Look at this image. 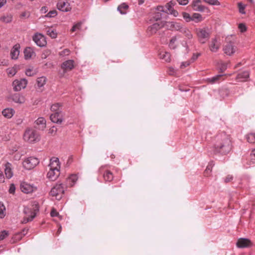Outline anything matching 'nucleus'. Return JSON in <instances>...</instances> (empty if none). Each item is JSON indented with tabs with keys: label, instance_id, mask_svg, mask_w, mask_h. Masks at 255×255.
Wrapping results in <instances>:
<instances>
[{
	"label": "nucleus",
	"instance_id": "obj_1",
	"mask_svg": "<svg viewBox=\"0 0 255 255\" xmlns=\"http://www.w3.org/2000/svg\"><path fill=\"white\" fill-rule=\"evenodd\" d=\"M232 147L230 136L225 132H222L216 136L215 143L209 151L214 154H227L231 151Z\"/></svg>",
	"mask_w": 255,
	"mask_h": 255
},
{
	"label": "nucleus",
	"instance_id": "obj_2",
	"mask_svg": "<svg viewBox=\"0 0 255 255\" xmlns=\"http://www.w3.org/2000/svg\"><path fill=\"white\" fill-rule=\"evenodd\" d=\"M23 138L25 141L33 143L40 140V135L35 129L27 128L23 134Z\"/></svg>",
	"mask_w": 255,
	"mask_h": 255
},
{
	"label": "nucleus",
	"instance_id": "obj_3",
	"mask_svg": "<svg viewBox=\"0 0 255 255\" xmlns=\"http://www.w3.org/2000/svg\"><path fill=\"white\" fill-rule=\"evenodd\" d=\"M197 34L200 43H205L210 37V30L208 28L197 29Z\"/></svg>",
	"mask_w": 255,
	"mask_h": 255
},
{
	"label": "nucleus",
	"instance_id": "obj_4",
	"mask_svg": "<svg viewBox=\"0 0 255 255\" xmlns=\"http://www.w3.org/2000/svg\"><path fill=\"white\" fill-rule=\"evenodd\" d=\"M39 163L38 158L34 157H29L25 159L22 163L23 167L27 170H31L34 168Z\"/></svg>",
	"mask_w": 255,
	"mask_h": 255
},
{
	"label": "nucleus",
	"instance_id": "obj_5",
	"mask_svg": "<svg viewBox=\"0 0 255 255\" xmlns=\"http://www.w3.org/2000/svg\"><path fill=\"white\" fill-rule=\"evenodd\" d=\"M65 188L62 184H56L51 190L50 194L57 199H60L64 193Z\"/></svg>",
	"mask_w": 255,
	"mask_h": 255
},
{
	"label": "nucleus",
	"instance_id": "obj_6",
	"mask_svg": "<svg viewBox=\"0 0 255 255\" xmlns=\"http://www.w3.org/2000/svg\"><path fill=\"white\" fill-rule=\"evenodd\" d=\"M38 211V208L32 210L28 208H24L23 212L26 215L27 217L23 218L22 221V223L26 224L28 222L31 221L36 216V212Z\"/></svg>",
	"mask_w": 255,
	"mask_h": 255
},
{
	"label": "nucleus",
	"instance_id": "obj_7",
	"mask_svg": "<svg viewBox=\"0 0 255 255\" xmlns=\"http://www.w3.org/2000/svg\"><path fill=\"white\" fill-rule=\"evenodd\" d=\"M27 84V81L25 79L20 80H15L12 83L13 89L15 92L20 91L21 89H24Z\"/></svg>",
	"mask_w": 255,
	"mask_h": 255
},
{
	"label": "nucleus",
	"instance_id": "obj_8",
	"mask_svg": "<svg viewBox=\"0 0 255 255\" xmlns=\"http://www.w3.org/2000/svg\"><path fill=\"white\" fill-rule=\"evenodd\" d=\"M32 39L36 44L39 47H43L46 45V40L45 37L41 33H37L35 34Z\"/></svg>",
	"mask_w": 255,
	"mask_h": 255
},
{
	"label": "nucleus",
	"instance_id": "obj_9",
	"mask_svg": "<svg viewBox=\"0 0 255 255\" xmlns=\"http://www.w3.org/2000/svg\"><path fill=\"white\" fill-rule=\"evenodd\" d=\"M9 99L18 104H23L25 102V97L20 93L11 94L9 96Z\"/></svg>",
	"mask_w": 255,
	"mask_h": 255
},
{
	"label": "nucleus",
	"instance_id": "obj_10",
	"mask_svg": "<svg viewBox=\"0 0 255 255\" xmlns=\"http://www.w3.org/2000/svg\"><path fill=\"white\" fill-rule=\"evenodd\" d=\"M162 22H157L153 23L151 25L148 26L147 29V33L150 35H152L155 33H156V32L161 28V27L163 26Z\"/></svg>",
	"mask_w": 255,
	"mask_h": 255
},
{
	"label": "nucleus",
	"instance_id": "obj_11",
	"mask_svg": "<svg viewBox=\"0 0 255 255\" xmlns=\"http://www.w3.org/2000/svg\"><path fill=\"white\" fill-rule=\"evenodd\" d=\"M57 6L59 10L63 12H68L71 10V6L70 3L66 0H60L57 4Z\"/></svg>",
	"mask_w": 255,
	"mask_h": 255
},
{
	"label": "nucleus",
	"instance_id": "obj_12",
	"mask_svg": "<svg viewBox=\"0 0 255 255\" xmlns=\"http://www.w3.org/2000/svg\"><path fill=\"white\" fill-rule=\"evenodd\" d=\"M36 187L26 182H22L20 184V189L23 193L28 194L36 190Z\"/></svg>",
	"mask_w": 255,
	"mask_h": 255
},
{
	"label": "nucleus",
	"instance_id": "obj_13",
	"mask_svg": "<svg viewBox=\"0 0 255 255\" xmlns=\"http://www.w3.org/2000/svg\"><path fill=\"white\" fill-rule=\"evenodd\" d=\"M236 245L239 248H245L252 246L253 243L248 239L240 238L238 240Z\"/></svg>",
	"mask_w": 255,
	"mask_h": 255
},
{
	"label": "nucleus",
	"instance_id": "obj_14",
	"mask_svg": "<svg viewBox=\"0 0 255 255\" xmlns=\"http://www.w3.org/2000/svg\"><path fill=\"white\" fill-rule=\"evenodd\" d=\"M61 67L63 71V73L64 74L74 68V61L73 60H66L62 63Z\"/></svg>",
	"mask_w": 255,
	"mask_h": 255
},
{
	"label": "nucleus",
	"instance_id": "obj_15",
	"mask_svg": "<svg viewBox=\"0 0 255 255\" xmlns=\"http://www.w3.org/2000/svg\"><path fill=\"white\" fill-rule=\"evenodd\" d=\"M237 50V47L234 44L230 42L226 44L223 48L224 53L229 56L232 55L235 53Z\"/></svg>",
	"mask_w": 255,
	"mask_h": 255
},
{
	"label": "nucleus",
	"instance_id": "obj_16",
	"mask_svg": "<svg viewBox=\"0 0 255 255\" xmlns=\"http://www.w3.org/2000/svg\"><path fill=\"white\" fill-rule=\"evenodd\" d=\"M51 121L54 123L60 124L63 121L61 112H57L51 115L50 117Z\"/></svg>",
	"mask_w": 255,
	"mask_h": 255
},
{
	"label": "nucleus",
	"instance_id": "obj_17",
	"mask_svg": "<svg viewBox=\"0 0 255 255\" xmlns=\"http://www.w3.org/2000/svg\"><path fill=\"white\" fill-rule=\"evenodd\" d=\"M167 23L168 27L171 30H177L181 32L184 27L181 23L175 21L168 22Z\"/></svg>",
	"mask_w": 255,
	"mask_h": 255
},
{
	"label": "nucleus",
	"instance_id": "obj_18",
	"mask_svg": "<svg viewBox=\"0 0 255 255\" xmlns=\"http://www.w3.org/2000/svg\"><path fill=\"white\" fill-rule=\"evenodd\" d=\"M201 2V0H194L192 2V6L194 10L197 11L203 12L207 8L200 3Z\"/></svg>",
	"mask_w": 255,
	"mask_h": 255
},
{
	"label": "nucleus",
	"instance_id": "obj_19",
	"mask_svg": "<svg viewBox=\"0 0 255 255\" xmlns=\"http://www.w3.org/2000/svg\"><path fill=\"white\" fill-rule=\"evenodd\" d=\"M19 48L20 45L19 44H16L13 46L10 53L12 59L16 60L18 58L19 54Z\"/></svg>",
	"mask_w": 255,
	"mask_h": 255
},
{
	"label": "nucleus",
	"instance_id": "obj_20",
	"mask_svg": "<svg viewBox=\"0 0 255 255\" xmlns=\"http://www.w3.org/2000/svg\"><path fill=\"white\" fill-rule=\"evenodd\" d=\"M36 128L40 130H44L46 127V121L43 117L38 118L35 122Z\"/></svg>",
	"mask_w": 255,
	"mask_h": 255
},
{
	"label": "nucleus",
	"instance_id": "obj_21",
	"mask_svg": "<svg viewBox=\"0 0 255 255\" xmlns=\"http://www.w3.org/2000/svg\"><path fill=\"white\" fill-rule=\"evenodd\" d=\"M49 167V169L60 170V165L59 159L54 157L51 158Z\"/></svg>",
	"mask_w": 255,
	"mask_h": 255
},
{
	"label": "nucleus",
	"instance_id": "obj_22",
	"mask_svg": "<svg viewBox=\"0 0 255 255\" xmlns=\"http://www.w3.org/2000/svg\"><path fill=\"white\" fill-rule=\"evenodd\" d=\"M60 174V170L49 169L47 174V178L51 180H55L59 176Z\"/></svg>",
	"mask_w": 255,
	"mask_h": 255
},
{
	"label": "nucleus",
	"instance_id": "obj_23",
	"mask_svg": "<svg viewBox=\"0 0 255 255\" xmlns=\"http://www.w3.org/2000/svg\"><path fill=\"white\" fill-rule=\"evenodd\" d=\"M4 172L6 177L9 179L13 176V172L12 171V165L9 162H7L5 164Z\"/></svg>",
	"mask_w": 255,
	"mask_h": 255
},
{
	"label": "nucleus",
	"instance_id": "obj_24",
	"mask_svg": "<svg viewBox=\"0 0 255 255\" xmlns=\"http://www.w3.org/2000/svg\"><path fill=\"white\" fill-rule=\"evenodd\" d=\"M24 58L26 60L31 59L33 56H35V53L32 48L27 47L24 50Z\"/></svg>",
	"mask_w": 255,
	"mask_h": 255
},
{
	"label": "nucleus",
	"instance_id": "obj_25",
	"mask_svg": "<svg viewBox=\"0 0 255 255\" xmlns=\"http://www.w3.org/2000/svg\"><path fill=\"white\" fill-rule=\"evenodd\" d=\"M15 113L14 110L12 108H6L2 112V115L6 118L10 119L14 115Z\"/></svg>",
	"mask_w": 255,
	"mask_h": 255
},
{
	"label": "nucleus",
	"instance_id": "obj_26",
	"mask_svg": "<svg viewBox=\"0 0 255 255\" xmlns=\"http://www.w3.org/2000/svg\"><path fill=\"white\" fill-rule=\"evenodd\" d=\"M249 77V73L248 71H244L241 73H239L237 76V79L239 81H245Z\"/></svg>",
	"mask_w": 255,
	"mask_h": 255
},
{
	"label": "nucleus",
	"instance_id": "obj_27",
	"mask_svg": "<svg viewBox=\"0 0 255 255\" xmlns=\"http://www.w3.org/2000/svg\"><path fill=\"white\" fill-rule=\"evenodd\" d=\"M220 48V45L217 43L216 39H214L212 40L211 43L210 45V49L213 52H216L218 51Z\"/></svg>",
	"mask_w": 255,
	"mask_h": 255
},
{
	"label": "nucleus",
	"instance_id": "obj_28",
	"mask_svg": "<svg viewBox=\"0 0 255 255\" xmlns=\"http://www.w3.org/2000/svg\"><path fill=\"white\" fill-rule=\"evenodd\" d=\"M160 59L164 60L166 62H169L171 61L170 54L169 53L162 51L159 53Z\"/></svg>",
	"mask_w": 255,
	"mask_h": 255
},
{
	"label": "nucleus",
	"instance_id": "obj_29",
	"mask_svg": "<svg viewBox=\"0 0 255 255\" xmlns=\"http://www.w3.org/2000/svg\"><path fill=\"white\" fill-rule=\"evenodd\" d=\"M103 178L106 181L111 182L114 179V175L112 172L106 170L103 174Z\"/></svg>",
	"mask_w": 255,
	"mask_h": 255
},
{
	"label": "nucleus",
	"instance_id": "obj_30",
	"mask_svg": "<svg viewBox=\"0 0 255 255\" xmlns=\"http://www.w3.org/2000/svg\"><path fill=\"white\" fill-rule=\"evenodd\" d=\"M128 8V4L125 3H123L118 6V10L121 14H124L127 13Z\"/></svg>",
	"mask_w": 255,
	"mask_h": 255
},
{
	"label": "nucleus",
	"instance_id": "obj_31",
	"mask_svg": "<svg viewBox=\"0 0 255 255\" xmlns=\"http://www.w3.org/2000/svg\"><path fill=\"white\" fill-rule=\"evenodd\" d=\"M78 177L76 175H71L67 180V184H69L70 186H72L74 185Z\"/></svg>",
	"mask_w": 255,
	"mask_h": 255
},
{
	"label": "nucleus",
	"instance_id": "obj_32",
	"mask_svg": "<svg viewBox=\"0 0 255 255\" xmlns=\"http://www.w3.org/2000/svg\"><path fill=\"white\" fill-rule=\"evenodd\" d=\"M12 17L11 14H8L1 16L0 19L4 23H9L12 20Z\"/></svg>",
	"mask_w": 255,
	"mask_h": 255
},
{
	"label": "nucleus",
	"instance_id": "obj_33",
	"mask_svg": "<svg viewBox=\"0 0 255 255\" xmlns=\"http://www.w3.org/2000/svg\"><path fill=\"white\" fill-rule=\"evenodd\" d=\"M46 33L52 38H55L57 36L56 30L52 28H48L46 30Z\"/></svg>",
	"mask_w": 255,
	"mask_h": 255
},
{
	"label": "nucleus",
	"instance_id": "obj_34",
	"mask_svg": "<svg viewBox=\"0 0 255 255\" xmlns=\"http://www.w3.org/2000/svg\"><path fill=\"white\" fill-rule=\"evenodd\" d=\"M46 78L44 76L39 77L37 79V84L38 87H43L46 83Z\"/></svg>",
	"mask_w": 255,
	"mask_h": 255
},
{
	"label": "nucleus",
	"instance_id": "obj_35",
	"mask_svg": "<svg viewBox=\"0 0 255 255\" xmlns=\"http://www.w3.org/2000/svg\"><path fill=\"white\" fill-rule=\"evenodd\" d=\"M192 21H194L195 22H199L203 20V17L202 15L198 13H194L192 15Z\"/></svg>",
	"mask_w": 255,
	"mask_h": 255
},
{
	"label": "nucleus",
	"instance_id": "obj_36",
	"mask_svg": "<svg viewBox=\"0 0 255 255\" xmlns=\"http://www.w3.org/2000/svg\"><path fill=\"white\" fill-rule=\"evenodd\" d=\"M247 141L251 143H255V133H250L246 135Z\"/></svg>",
	"mask_w": 255,
	"mask_h": 255
},
{
	"label": "nucleus",
	"instance_id": "obj_37",
	"mask_svg": "<svg viewBox=\"0 0 255 255\" xmlns=\"http://www.w3.org/2000/svg\"><path fill=\"white\" fill-rule=\"evenodd\" d=\"M181 32L184 34L188 39H191L192 37V34L191 31L186 27H183Z\"/></svg>",
	"mask_w": 255,
	"mask_h": 255
},
{
	"label": "nucleus",
	"instance_id": "obj_38",
	"mask_svg": "<svg viewBox=\"0 0 255 255\" xmlns=\"http://www.w3.org/2000/svg\"><path fill=\"white\" fill-rule=\"evenodd\" d=\"M62 106L61 104L60 103H56L53 104L51 107V110L53 112H59V108Z\"/></svg>",
	"mask_w": 255,
	"mask_h": 255
},
{
	"label": "nucleus",
	"instance_id": "obj_39",
	"mask_svg": "<svg viewBox=\"0 0 255 255\" xmlns=\"http://www.w3.org/2000/svg\"><path fill=\"white\" fill-rule=\"evenodd\" d=\"M182 14L183 18L186 22H189L192 21V16H191L188 13L186 12H183Z\"/></svg>",
	"mask_w": 255,
	"mask_h": 255
},
{
	"label": "nucleus",
	"instance_id": "obj_40",
	"mask_svg": "<svg viewBox=\"0 0 255 255\" xmlns=\"http://www.w3.org/2000/svg\"><path fill=\"white\" fill-rule=\"evenodd\" d=\"M162 18V13L160 12H155L153 15L152 19L153 20L158 21Z\"/></svg>",
	"mask_w": 255,
	"mask_h": 255
},
{
	"label": "nucleus",
	"instance_id": "obj_41",
	"mask_svg": "<svg viewBox=\"0 0 255 255\" xmlns=\"http://www.w3.org/2000/svg\"><path fill=\"white\" fill-rule=\"evenodd\" d=\"M176 4V2L174 1L171 0L165 5L167 8V11H169L173 9V6Z\"/></svg>",
	"mask_w": 255,
	"mask_h": 255
},
{
	"label": "nucleus",
	"instance_id": "obj_42",
	"mask_svg": "<svg viewBox=\"0 0 255 255\" xmlns=\"http://www.w3.org/2000/svg\"><path fill=\"white\" fill-rule=\"evenodd\" d=\"M204 2L213 5H220V2L218 0H203Z\"/></svg>",
	"mask_w": 255,
	"mask_h": 255
},
{
	"label": "nucleus",
	"instance_id": "obj_43",
	"mask_svg": "<svg viewBox=\"0 0 255 255\" xmlns=\"http://www.w3.org/2000/svg\"><path fill=\"white\" fill-rule=\"evenodd\" d=\"M7 73L9 76L12 77L15 75L17 72L16 70L14 68H8L6 70Z\"/></svg>",
	"mask_w": 255,
	"mask_h": 255
},
{
	"label": "nucleus",
	"instance_id": "obj_44",
	"mask_svg": "<svg viewBox=\"0 0 255 255\" xmlns=\"http://www.w3.org/2000/svg\"><path fill=\"white\" fill-rule=\"evenodd\" d=\"M57 131V128L53 126L49 130L48 133L51 136H54L56 135Z\"/></svg>",
	"mask_w": 255,
	"mask_h": 255
},
{
	"label": "nucleus",
	"instance_id": "obj_45",
	"mask_svg": "<svg viewBox=\"0 0 255 255\" xmlns=\"http://www.w3.org/2000/svg\"><path fill=\"white\" fill-rule=\"evenodd\" d=\"M5 208L4 205L0 202V218H3L5 216V214L4 213V211H5Z\"/></svg>",
	"mask_w": 255,
	"mask_h": 255
},
{
	"label": "nucleus",
	"instance_id": "obj_46",
	"mask_svg": "<svg viewBox=\"0 0 255 255\" xmlns=\"http://www.w3.org/2000/svg\"><path fill=\"white\" fill-rule=\"evenodd\" d=\"M176 38L175 37H172L170 40L169 46L170 48L175 49L176 47L175 42L176 41Z\"/></svg>",
	"mask_w": 255,
	"mask_h": 255
},
{
	"label": "nucleus",
	"instance_id": "obj_47",
	"mask_svg": "<svg viewBox=\"0 0 255 255\" xmlns=\"http://www.w3.org/2000/svg\"><path fill=\"white\" fill-rule=\"evenodd\" d=\"M36 70L33 69L28 68L25 71V74L28 76H33L36 74Z\"/></svg>",
	"mask_w": 255,
	"mask_h": 255
},
{
	"label": "nucleus",
	"instance_id": "obj_48",
	"mask_svg": "<svg viewBox=\"0 0 255 255\" xmlns=\"http://www.w3.org/2000/svg\"><path fill=\"white\" fill-rule=\"evenodd\" d=\"M222 75H216L210 79H209L208 81L210 83L213 84L215 82H216V81H218L220 78L222 77Z\"/></svg>",
	"mask_w": 255,
	"mask_h": 255
},
{
	"label": "nucleus",
	"instance_id": "obj_49",
	"mask_svg": "<svg viewBox=\"0 0 255 255\" xmlns=\"http://www.w3.org/2000/svg\"><path fill=\"white\" fill-rule=\"evenodd\" d=\"M239 12L242 14H245V9L246 7V5L243 4L242 2H239L238 4Z\"/></svg>",
	"mask_w": 255,
	"mask_h": 255
},
{
	"label": "nucleus",
	"instance_id": "obj_50",
	"mask_svg": "<svg viewBox=\"0 0 255 255\" xmlns=\"http://www.w3.org/2000/svg\"><path fill=\"white\" fill-rule=\"evenodd\" d=\"M82 24L83 22L80 21L74 25L72 28H71V31L74 32L76 31L77 29H79L81 28Z\"/></svg>",
	"mask_w": 255,
	"mask_h": 255
},
{
	"label": "nucleus",
	"instance_id": "obj_51",
	"mask_svg": "<svg viewBox=\"0 0 255 255\" xmlns=\"http://www.w3.org/2000/svg\"><path fill=\"white\" fill-rule=\"evenodd\" d=\"M8 232L3 230L0 233V241L3 240L8 236Z\"/></svg>",
	"mask_w": 255,
	"mask_h": 255
},
{
	"label": "nucleus",
	"instance_id": "obj_52",
	"mask_svg": "<svg viewBox=\"0 0 255 255\" xmlns=\"http://www.w3.org/2000/svg\"><path fill=\"white\" fill-rule=\"evenodd\" d=\"M30 16V12L28 11H25L22 12L20 14V17L22 19L27 18L29 17Z\"/></svg>",
	"mask_w": 255,
	"mask_h": 255
},
{
	"label": "nucleus",
	"instance_id": "obj_53",
	"mask_svg": "<svg viewBox=\"0 0 255 255\" xmlns=\"http://www.w3.org/2000/svg\"><path fill=\"white\" fill-rule=\"evenodd\" d=\"M57 14V11L53 10L50 11L45 16L47 17H54Z\"/></svg>",
	"mask_w": 255,
	"mask_h": 255
},
{
	"label": "nucleus",
	"instance_id": "obj_54",
	"mask_svg": "<svg viewBox=\"0 0 255 255\" xmlns=\"http://www.w3.org/2000/svg\"><path fill=\"white\" fill-rule=\"evenodd\" d=\"M250 162L252 164L255 163V149L253 150L250 154Z\"/></svg>",
	"mask_w": 255,
	"mask_h": 255
},
{
	"label": "nucleus",
	"instance_id": "obj_55",
	"mask_svg": "<svg viewBox=\"0 0 255 255\" xmlns=\"http://www.w3.org/2000/svg\"><path fill=\"white\" fill-rule=\"evenodd\" d=\"M70 51L69 49H65L63 50H62V51L60 52L59 54L61 56H65L69 55L70 54Z\"/></svg>",
	"mask_w": 255,
	"mask_h": 255
},
{
	"label": "nucleus",
	"instance_id": "obj_56",
	"mask_svg": "<svg viewBox=\"0 0 255 255\" xmlns=\"http://www.w3.org/2000/svg\"><path fill=\"white\" fill-rule=\"evenodd\" d=\"M228 63L221 62L220 65V70L221 72L225 71L228 67Z\"/></svg>",
	"mask_w": 255,
	"mask_h": 255
},
{
	"label": "nucleus",
	"instance_id": "obj_57",
	"mask_svg": "<svg viewBox=\"0 0 255 255\" xmlns=\"http://www.w3.org/2000/svg\"><path fill=\"white\" fill-rule=\"evenodd\" d=\"M238 28L241 32H244L246 31L247 28L245 24L240 23Z\"/></svg>",
	"mask_w": 255,
	"mask_h": 255
},
{
	"label": "nucleus",
	"instance_id": "obj_58",
	"mask_svg": "<svg viewBox=\"0 0 255 255\" xmlns=\"http://www.w3.org/2000/svg\"><path fill=\"white\" fill-rule=\"evenodd\" d=\"M212 167H213V164H212V163H210L206 167L205 172V174H207V175H208L209 174V172L212 171Z\"/></svg>",
	"mask_w": 255,
	"mask_h": 255
},
{
	"label": "nucleus",
	"instance_id": "obj_59",
	"mask_svg": "<svg viewBox=\"0 0 255 255\" xmlns=\"http://www.w3.org/2000/svg\"><path fill=\"white\" fill-rule=\"evenodd\" d=\"M190 63H191V62L189 61L183 62L181 63V64L180 65V68L182 69L184 68L187 67L188 66H189L190 64Z\"/></svg>",
	"mask_w": 255,
	"mask_h": 255
},
{
	"label": "nucleus",
	"instance_id": "obj_60",
	"mask_svg": "<svg viewBox=\"0 0 255 255\" xmlns=\"http://www.w3.org/2000/svg\"><path fill=\"white\" fill-rule=\"evenodd\" d=\"M180 5H185L188 4V0H177Z\"/></svg>",
	"mask_w": 255,
	"mask_h": 255
},
{
	"label": "nucleus",
	"instance_id": "obj_61",
	"mask_svg": "<svg viewBox=\"0 0 255 255\" xmlns=\"http://www.w3.org/2000/svg\"><path fill=\"white\" fill-rule=\"evenodd\" d=\"M233 179V176L231 175H228L225 178V182L228 183V182L231 181Z\"/></svg>",
	"mask_w": 255,
	"mask_h": 255
},
{
	"label": "nucleus",
	"instance_id": "obj_62",
	"mask_svg": "<svg viewBox=\"0 0 255 255\" xmlns=\"http://www.w3.org/2000/svg\"><path fill=\"white\" fill-rule=\"evenodd\" d=\"M15 190V187L14 184H11L10 185V187L9 189V192L11 194H13L14 193Z\"/></svg>",
	"mask_w": 255,
	"mask_h": 255
},
{
	"label": "nucleus",
	"instance_id": "obj_63",
	"mask_svg": "<svg viewBox=\"0 0 255 255\" xmlns=\"http://www.w3.org/2000/svg\"><path fill=\"white\" fill-rule=\"evenodd\" d=\"M156 10H157V12H165L167 13V10L165 11L164 7L162 6H158L156 7Z\"/></svg>",
	"mask_w": 255,
	"mask_h": 255
},
{
	"label": "nucleus",
	"instance_id": "obj_64",
	"mask_svg": "<svg viewBox=\"0 0 255 255\" xmlns=\"http://www.w3.org/2000/svg\"><path fill=\"white\" fill-rule=\"evenodd\" d=\"M50 214L52 217H56L58 215V213L56 210L53 209L51 211Z\"/></svg>",
	"mask_w": 255,
	"mask_h": 255
}]
</instances>
